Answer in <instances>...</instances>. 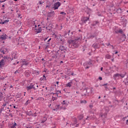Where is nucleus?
I'll list each match as a JSON object with an SVG mask.
<instances>
[{"mask_svg":"<svg viewBox=\"0 0 128 128\" xmlns=\"http://www.w3.org/2000/svg\"><path fill=\"white\" fill-rule=\"evenodd\" d=\"M90 93V89L89 88H84L83 90L82 91V96H84V98H86L88 96V94Z\"/></svg>","mask_w":128,"mask_h":128,"instance_id":"f257e3e1","label":"nucleus"},{"mask_svg":"<svg viewBox=\"0 0 128 128\" xmlns=\"http://www.w3.org/2000/svg\"><path fill=\"white\" fill-rule=\"evenodd\" d=\"M38 84H31L30 86H26V90L28 91L30 90H36L38 88Z\"/></svg>","mask_w":128,"mask_h":128,"instance_id":"f03ea898","label":"nucleus"},{"mask_svg":"<svg viewBox=\"0 0 128 128\" xmlns=\"http://www.w3.org/2000/svg\"><path fill=\"white\" fill-rule=\"evenodd\" d=\"M68 104L70 102L68 100H64L62 102V106L60 108V110H66V107L68 106Z\"/></svg>","mask_w":128,"mask_h":128,"instance_id":"7ed1b4c3","label":"nucleus"},{"mask_svg":"<svg viewBox=\"0 0 128 128\" xmlns=\"http://www.w3.org/2000/svg\"><path fill=\"white\" fill-rule=\"evenodd\" d=\"M78 40V39H75L74 40H68V42L69 44H72L74 46V48H76V44H77V41Z\"/></svg>","mask_w":128,"mask_h":128,"instance_id":"20e7f679","label":"nucleus"},{"mask_svg":"<svg viewBox=\"0 0 128 128\" xmlns=\"http://www.w3.org/2000/svg\"><path fill=\"white\" fill-rule=\"evenodd\" d=\"M62 5V4L60 2H55L54 5L52 6V8L56 10H58V8L60 6Z\"/></svg>","mask_w":128,"mask_h":128,"instance_id":"39448f33","label":"nucleus"},{"mask_svg":"<svg viewBox=\"0 0 128 128\" xmlns=\"http://www.w3.org/2000/svg\"><path fill=\"white\" fill-rule=\"evenodd\" d=\"M35 28H33L34 32H35V34H40V32H42V28L40 27H38L36 28V25H35Z\"/></svg>","mask_w":128,"mask_h":128,"instance_id":"423d86ee","label":"nucleus"},{"mask_svg":"<svg viewBox=\"0 0 128 128\" xmlns=\"http://www.w3.org/2000/svg\"><path fill=\"white\" fill-rule=\"evenodd\" d=\"M50 96H52V100H58V94H56V93H51Z\"/></svg>","mask_w":128,"mask_h":128,"instance_id":"0eeeda50","label":"nucleus"},{"mask_svg":"<svg viewBox=\"0 0 128 128\" xmlns=\"http://www.w3.org/2000/svg\"><path fill=\"white\" fill-rule=\"evenodd\" d=\"M84 66H86V68H88L90 66H92V62H86L84 63Z\"/></svg>","mask_w":128,"mask_h":128,"instance_id":"6e6552de","label":"nucleus"},{"mask_svg":"<svg viewBox=\"0 0 128 128\" xmlns=\"http://www.w3.org/2000/svg\"><path fill=\"white\" fill-rule=\"evenodd\" d=\"M8 38V36L6 34H4L0 36V40H6Z\"/></svg>","mask_w":128,"mask_h":128,"instance_id":"1a4fd4ad","label":"nucleus"},{"mask_svg":"<svg viewBox=\"0 0 128 128\" xmlns=\"http://www.w3.org/2000/svg\"><path fill=\"white\" fill-rule=\"evenodd\" d=\"M0 52L2 54H6V52H8V49L5 48H0Z\"/></svg>","mask_w":128,"mask_h":128,"instance_id":"9d476101","label":"nucleus"},{"mask_svg":"<svg viewBox=\"0 0 128 128\" xmlns=\"http://www.w3.org/2000/svg\"><path fill=\"white\" fill-rule=\"evenodd\" d=\"M113 77L114 80H120V74H116L114 75Z\"/></svg>","mask_w":128,"mask_h":128,"instance_id":"9b49d317","label":"nucleus"},{"mask_svg":"<svg viewBox=\"0 0 128 128\" xmlns=\"http://www.w3.org/2000/svg\"><path fill=\"white\" fill-rule=\"evenodd\" d=\"M90 18L88 17H84L82 19V22H83V24H86L88 20Z\"/></svg>","mask_w":128,"mask_h":128,"instance_id":"f8f14e48","label":"nucleus"},{"mask_svg":"<svg viewBox=\"0 0 128 128\" xmlns=\"http://www.w3.org/2000/svg\"><path fill=\"white\" fill-rule=\"evenodd\" d=\"M28 62H25L24 60V61H23V62L22 63L21 68H22V66H28Z\"/></svg>","mask_w":128,"mask_h":128,"instance_id":"ddd939ff","label":"nucleus"},{"mask_svg":"<svg viewBox=\"0 0 128 128\" xmlns=\"http://www.w3.org/2000/svg\"><path fill=\"white\" fill-rule=\"evenodd\" d=\"M115 32L116 34H122L124 32L122 31V29H120V30H116Z\"/></svg>","mask_w":128,"mask_h":128,"instance_id":"4468645a","label":"nucleus"},{"mask_svg":"<svg viewBox=\"0 0 128 128\" xmlns=\"http://www.w3.org/2000/svg\"><path fill=\"white\" fill-rule=\"evenodd\" d=\"M4 62H4V60L2 59L0 61V66H4Z\"/></svg>","mask_w":128,"mask_h":128,"instance_id":"2eb2a0df","label":"nucleus"},{"mask_svg":"<svg viewBox=\"0 0 128 128\" xmlns=\"http://www.w3.org/2000/svg\"><path fill=\"white\" fill-rule=\"evenodd\" d=\"M59 50L62 52H66V50H64V47L63 46H60L59 48Z\"/></svg>","mask_w":128,"mask_h":128,"instance_id":"dca6fc26","label":"nucleus"},{"mask_svg":"<svg viewBox=\"0 0 128 128\" xmlns=\"http://www.w3.org/2000/svg\"><path fill=\"white\" fill-rule=\"evenodd\" d=\"M9 22L8 20H6L4 21H2V20H1V22H0V24H6V22Z\"/></svg>","mask_w":128,"mask_h":128,"instance_id":"f3484780","label":"nucleus"},{"mask_svg":"<svg viewBox=\"0 0 128 128\" xmlns=\"http://www.w3.org/2000/svg\"><path fill=\"white\" fill-rule=\"evenodd\" d=\"M72 86V82H69L68 84H66V86L68 88H70Z\"/></svg>","mask_w":128,"mask_h":128,"instance_id":"a211bd4d","label":"nucleus"},{"mask_svg":"<svg viewBox=\"0 0 128 128\" xmlns=\"http://www.w3.org/2000/svg\"><path fill=\"white\" fill-rule=\"evenodd\" d=\"M106 58L108 60H110V58H112V56L110 55V54H106Z\"/></svg>","mask_w":128,"mask_h":128,"instance_id":"6ab92c4d","label":"nucleus"},{"mask_svg":"<svg viewBox=\"0 0 128 128\" xmlns=\"http://www.w3.org/2000/svg\"><path fill=\"white\" fill-rule=\"evenodd\" d=\"M46 80V76L44 75L40 78L41 80Z\"/></svg>","mask_w":128,"mask_h":128,"instance_id":"aec40b11","label":"nucleus"},{"mask_svg":"<svg viewBox=\"0 0 128 128\" xmlns=\"http://www.w3.org/2000/svg\"><path fill=\"white\" fill-rule=\"evenodd\" d=\"M120 78H124V76H126V74H120Z\"/></svg>","mask_w":128,"mask_h":128,"instance_id":"412c9836","label":"nucleus"},{"mask_svg":"<svg viewBox=\"0 0 128 128\" xmlns=\"http://www.w3.org/2000/svg\"><path fill=\"white\" fill-rule=\"evenodd\" d=\"M16 54H12V60H14V58H16Z\"/></svg>","mask_w":128,"mask_h":128,"instance_id":"4be33fe9","label":"nucleus"},{"mask_svg":"<svg viewBox=\"0 0 128 128\" xmlns=\"http://www.w3.org/2000/svg\"><path fill=\"white\" fill-rule=\"evenodd\" d=\"M48 48H50V46H48V45H44V48L45 50Z\"/></svg>","mask_w":128,"mask_h":128,"instance_id":"5701e85b","label":"nucleus"},{"mask_svg":"<svg viewBox=\"0 0 128 128\" xmlns=\"http://www.w3.org/2000/svg\"><path fill=\"white\" fill-rule=\"evenodd\" d=\"M80 102L81 104H86V100H81Z\"/></svg>","mask_w":128,"mask_h":128,"instance_id":"b1692460","label":"nucleus"},{"mask_svg":"<svg viewBox=\"0 0 128 128\" xmlns=\"http://www.w3.org/2000/svg\"><path fill=\"white\" fill-rule=\"evenodd\" d=\"M27 114H28V116H32V111H30Z\"/></svg>","mask_w":128,"mask_h":128,"instance_id":"393cba45","label":"nucleus"},{"mask_svg":"<svg viewBox=\"0 0 128 128\" xmlns=\"http://www.w3.org/2000/svg\"><path fill=\"white\" fill-rule=\"evenodd\" d=\"M34 74H38L39 72H38L36 71V70H34L33 72Z\"/></svg>","mask_w":128,"mask_h":128,"instance_id":"a878e982","label":"nucleus"},{"mask_svg":"<svg viewBox=\"0 0 128 128\" xmlns=\"http://www.w3.org/2000/svg\"><path fill=\"white\" fill-rule=\"evenodd\" d=\"M4 62H6V60H8V57L4 56Z\"/></svg>","mask_w":128,"mask_h":128,"instance_id":"bb28decb","label":"nucleus"},{"mask_svg":"<svg viewBox=\"0 0 128 128\" xmlns=\"http://www.w3.org/2000/svg\"><path fill=\"white\" fill-rule=\"evenodd\" d=\"M56 108H57V110H60V105H56Z\"/></svg>","mask_w":128,"mask_h":128,"instance_id":"cd10ccee","label":"nucleus"},{"mask_svg":"<svg viewBox=\"0 0 128 128\" xmlns=\"http://www.w3.org/2000/svg\"><path fill=\"white\" fill-rule=\"evenodd\" d=\"M4 80V77H1L0 78V80Z\"/></svg>","mask_w":128,"mask_h":128,"instance_id":"c85d7f7f","label":"nucleus"},{"mask_svg":"<svg viewBox=\"0 0 128 128\" xmlns=\"http://www.w3.org/2000/svg\"><path fill=\"white\" fill-rule=\"evenodd\" d=\"M14 74H20V72H18V70H16L15 72H14Z\"/></svg>","mask_w":128,"mask_h":128,"instance_id":"c756f323","label":"nucleus"},{"mask_svg":"<svg viewBox=\"0 0 128 128\" xmlns=\"http://www.w3.org/2000/svg\"><path fill=\"white\" fill-rule=\"evenodd\" d=\"M53 110L55 111V112H58V108H53Z\"/></svg>","mask_w":128,"mask_h":128,"instance_id":"7c9ffc66","label":"nucleus"},{"mask_svg":"<svg viewBox=\"0 0 128 128\" xmlns=\"http://www.w3.org/2000/svg\"><path fill=\"white\" fill-rule=\"evenodd\" d=\"M60 14H66L64 13V12H61Z\"/></svg>","mask_w":128,"mask_h":128,"instance_id":"2f4dec72","label":"nucleus"},{"mask_svg":"<svg viewBox=\"0 0 128 128\" xmlns=\"http://www.w3.org/2000/svg\"><path fill=\"white\" fill-rule=\"evenodd\" d=\"M61 92L60 91H58L56 93H55V94H60Z\"/></svg>","mask_w":128,"mask_h":128,"instance_id":"473e14b6","label":"nucleus"},{"mask_svg":"<svg viewBox=\"0 0 128 128\" xmlns=\"http://www.w3.org/2000/svg\"><path fill=\"white\" fill-rule=\"evenodd\" d=\"M106 46H110V44L107 43V44H106Z\"/></svg>","mask_w":128,"mask_h":128,"instance_id":"72a5a7b5","label":"nucleus"},{"mask_svg":"<svg viewBox=\"0 0 128 128\" xmlns=\"http://www.w3.org/2000/svg\"><path fill=\"white\" fill-rule=\"evenodd\" d=\"M68 34V32H64V36H66Z\"/></svg>","mask_w":128,"mask_h":128,"instance_id":"f704fd0d","label":"nucleus"},{"mask_svg":"<svg viewBox=\"0 0 128 128\" xmlns=\"http://www.w3.org/2000/svg\"><path fill=\"white\" fill-rule=\"evenodd\" d=\"M0 100H2V95H0Z\"/></svg>","mask_w":128,"mask_h":128,"instance_id":"c9c22d12","label":"nucleus"},{"mask_svg":"<svg viewBox=\"0 0 128 128\" xmlns=\"http://www.w3.org/2000/svg\"><path fill=\"white\" fill-rule=\"evenodd\" d=\"M98 79H99L100 80H102V77H99Z\"/></svg>","mask_w":128,"mask_h":128,"instance_id":"e433bc0d","label":"nucleus"},{"mask_svg":"<svg viewBox=\"0 0 128 128\" xmlns=\"http://www.w3.org/2000/svg\"><path fill=\"white\" fill-rule=\"evenodd\" d=\"M51 40H52V38H49V39L48 40V42H50Z\"/></svg>","mask_w":128,"mask_h":128,"instance_id":"4c0bfd02","label":"nucleus"},{"mask_svg":"<svg viewBox=\"0 0 128 128\" xmlns=\"http://www.w3.org/2000/svg\"><path fill=\"white\" fill-rule=\"evenodd\" d=\"M6 106V104H4L2 105V106Z\"/></svg>","mask_w":128,"mask_h":128,"instance_id":"58836bf2","label":"nucleus"},{"mask_svg":"<svg viewBox=\"0 0 128 128\" xmlns=\"http://www.w3.org/2000/svg\"><path fill=\"white\" fill-rule=\"evenodd\" d=\"M48 38V37L45 38L44 40L46 42V40Z\"/></svg>","mask_w":128,"mask_h":128,"instance_id":"ea45409f","label":"nucleus"},{"mask_svg":"<svg viewBox=\"0 0 128 128\" xmlns=\"http://www.w3.org/2000/svg\"><path fill=\"white\" fill-rule=\"evenodd\" d=\"M46 8H50V6H46Z\"/></svg>","mask_w":128,"mask_h":128,"instance_id":"a19ab883","label":"nucleus"},{"mask_svg":"<svg viewBox=\"0 0 128 128\" xmlns=\"http://www.w3.org/2000/svg\"><path fill=\"white\" fill-rule=\"evenodd\" d=\"M59 83H60V82H56V84H58V85Z\"/></svg>","mask_w":128,"mask_h":128,"instance_id":"79ce46f5","label":"nucleus"},{"mask_svg":"<svg viewBox=\"0 0 128 128\" xmlns=\"http://www.w3.org/2000/svg\"><path fill=\"white\" fill-rule=\"evenodd\" d=\"M26 128H32V126H29V127H27Z\"/></svg>","mask_w":128,"mask_h":128,"instance_id":"37998d69","label":"nucleus"},{"mask_svg":"<svg viewBox=\"0 0 128 128\" xmlns=\"http://www.w3.org/2000/svg\"><path fill=\"white\" fill-rule=\"evenodd\" d=\"M104 70V68H100V70Z\"/></svg>","mask_w":128,"mask_h":128,"instance_id":"c03bdc74","label":"nucleus"},{"mask_svg":"<svg viewBox=\"0 0 128 128\" xmlns=\"http://www.w3.org/2000/svg\"><path fill=\"white\" fill-rule=\"evenodd\" d=\"M39 4H42V2H39Z\"/></svg>","mask_w":128,"mask_h":128,"instance_id":"a18cd8bd","label":"nucleus"},{"mask_svg":"<svg viewBox=\"0 0 128 128\" xmlns=\"http://www.w3.org/2000/svg\"><path fill=\"white\" fill-rule=\"evenodd\" d=\"M63 62H62V61H60V64H62Z\"/></svg>","mask_w":128,"mask_h":128,"instance_id":"49530a36","label":"nucleus"},{"mask_svg":"<svg viewBox=\"0 0 128 128\" xmlns=\"http://www.w3.org/2000/svg\"><path fill=\"white\" fill-rule=\"evenodd\" d=\"M118 54V51H116V52H115V54Z\"/></svg>","mask_w":128,"mask_h":128,"instance_id":"de8ad7c7","label":"nucleus"},{"mask_svg":"<svg viewBox=\"0 0 128 128\" xmlns=\"http://www.w3.org/2000/svg\"><path fill=\"white\" fill-rule=\"evenodd\" d=\"M126 124H128V120H126Z\"/></svg>","mask_w":128,"mask_h":128,"instance_id":"09e8293b","label":"nucleus"},{"mask_svg":"<svg viewBox=\"0 0 128 128\" xmlns=\"http://www.w3.org/2000/svg\"><path fill=\"white\" fill-rule=\"evenodd\" d=\"M14 108H16V106H14Z\"/></svg>","mask_w":128,"mask_h":128,"instance_id":"8fccbe9b","label":"nucleus"},{"mask_svg":"<svg viewBox=\"0 0 128 128\" xmlns=\"http://www.w3.org/2000/svg\"><path fill=\"white\" fill-rule=\"evenodd\" d=\"M2 8H4V5H2Z\"/></svg>","mask_w":128,"mask_h":128,"instance_id":"3c124183","label":"nucleus"},{"mask_svg":"<svg viewBox=\"0 0 128 128\" xmlns=\"http://www.w3.org/2000/svg\"><path fill=\"white\" fill-rule=\"evenodd\" d=\"M0 2H4V1H0Z\"/></svg>","mask_w":128,"mask_h":128,"instance_id":"603ef678","label":"nucleus"},{"mask_svg":"<svg viewBox=\"0 0 128 128\" xmlns=\"http://www.w3.org/2000/svg\"><path fill=\"white\" fill-rule=\"evenodd\" d=\"M10 88H12V86H10Z\"/></svg>","mask_w":128,"mask_h":128,"instance_id":"864d4df0","label":"nucleus"},{"mask_svg":"<svg viewBox=\"0 0 128 128\" xmlns=\"http://www.w3.org/2000/svg\"><path fill=\"white\" fill-rule=\"evenodd\" d=\"M14 2H18V0H14Z\"/></svg>","mask_w":128,"mask_h":128,"instance_id":"5fc2aeb1","label":"nucleus"},{"mask_svg":"<svg viewBox=\"0 0 128 128\" xmlns=\"http://www.w3.org/2000/svg\"><path fill=\"white\" fill-rule=\"evenodd\" d=\"M68 32L69 33L70 32V30H68Z\"/></svg>","mask_w":128,"mask_h":128,"instance_id":"6e6d98bb","label":"nucleus"},{"mask_svg":"<svg viewBox=\"0 0 128 128\" xmlns=\"http://www.w3.org/2000/svg\"><path fill=\"white\" fill-rule=\"evenodd\" d=\"M98 98H99V99L100 98V96L98 97Z\"/></svg>","mask_w":128,"mask_h":128,"instance_id":"4d7b16f0","label":"nucleus"},{"mask_svg":"<svg viewBox=\"0 0 128 128\" xmlns=\"http://www.w3.org/2000/svg\"><path fill=\"white\" fill-rule=\"evenodd\" d=\"M28 101H27V102H26V104H28Z\"/></svg>","mask_w":128,"mask_h":128,"instance_id":"13d9d810","label":"nucleus"},{"mask_svg":"<svg viewBox=\"0 0 128 128\" xmlns=\"http://www.w3.org/2000/svg\"><path fill=\"white\" fill-rule=\"evenodd\" d=\"M104 116H105V117L106 116V114L104 115Z\"/></svg>","mask_w":128,"mask_h":128,"instance_id":"bf43d9fd","label":"nucleus"},{"mask_svg":"<svg viewBox=\"0 0 128 128\" xmlns=\"http://www.w3.org/2000/svg\"><path fill=\"white\" fill-rule=\"evenodd\" d=\"M24 96H26V92H24Z\"/></svg>","mask_w":128,"mask_h":128,"instance_id":"052dcab7","label":"nucleus"},{"mask_svg":"<svg viewBox=\"0 0 128 128\" xmlns=\"http://www.w3.org/2000/svg\"><path fill=\"white\" fill-rule=\"evenodd\" d=\"M123 36H126V34H124V35Z\"/></svg>","mask_w":128,"mask_h":128,"instance_id":"680f3d73","label":"nucleus"},{"mask_svg":"<svg viewBox=\"0 0 128 128\" xmlns=\"http://www.w3.org/2000/svg\"><path fill=\"white\" fill-rule=\"evenodd\" d=\"M8 108V110H9V109H10V108Z\"/></svg>","mask_w":128,"mask_h":128,"instance_id":"e2e57ef3","label":"nucleus"},{"mask_svg":"<svg viewBox=\"0 0 128 128\" xmlns=\"http://www.w3.org/2000/svg\"><path fill=\"white\" fill-rule=\"evenodd\" d=\"M101 116H104V115Z\"/></svg>","mask_w":128,"mask_h":128,"instance_id":"0e129e2a","label":"nucleus"},{"mask_svg":"<svg viewBox=\"0 0 128 128\" xmlns=\"http://www.w3.org/2000/svg\"><path fill=\"white\" fill-rule=\"evenodd\" d=\"M0 32H2V30H0Z\"/></svg>","mask_w":128,"mask_h":128,"instance_id":"69168bd1","label":"nucleus"},{"mask_svg":"<svg viewBox=\"0 0 128 128\" xmlns=\"http://www.w3.org/2000/svg\"><path fill=\"white\" fill-rule=\"evenodd\" d=\"M42 60H44V58L42 59Z\"/></svg>","mask_w":128,"mask_h":128,"instance_id":"338daca9","label":"nucleus"},{"mask_svg":"<svg viewBox=\"0 0 128 128\" xmlns=\"http://www.w3.org/2000/svg\"><path fill=\"white\" fill-rule=\"evenodd\" d=\"M9 38H10V37H9Z\"/></svg>","mask_w":128,"mask_h":128,"instance_id":"774afa93","label":"nucleus"}]
</instances>
